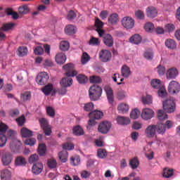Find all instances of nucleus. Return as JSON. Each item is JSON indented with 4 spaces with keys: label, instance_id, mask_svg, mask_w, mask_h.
I'll return each mask as SVG.
<instances>
[{
    "label": "nucleus",
    "instance_id": "f257e3e1",
    "mask_svg": "<svg viewBox=\"0 0 180 180\" xmlns=\"http://www.w3.org/2000/svg\"><path fill=\"white\" fill-rule=\"evenodd\" d=\"M89 96L93 101H99L102 96V87L98 84H94L89 88Z\"/></svg>",
    "mask_w": 180,
    "mask_h": 180
},
{
    "label": "nucleus",
    "instance_id": "f03ea898",
    "mask_svg": "<svg viewBox=\"0 0 180 180\" xmlns=\"http://www.w3.org/2000/svg\"><path fill=\"white\" fill-rule=\"evenodd\" d=\"M39 122L40 127L45 134V136H51V126H50L49 120H47L46 118H41L39 119Z\"/></svg>",
    "mask_w": 180,
    "mask_h": 180
},
{
    "label": "nucleus",
    "instance_id": "7ed1b4c3",
    "mask_svg": "<svg viewBox=\"0 0 180 180\" xmlns=\"http://www.w3.org/2000/svg\"><path fill=\"white\" fill-rule=\"evenodd\" d=\"M176 104L175 101L171 98H168L163 101V109L167 113H172L175 112Z\"/></svg>",
    "mask_w": 180,
    "mask_h": 180
},
{
    "label": "nucleus",
    "instance_id": "20e7f679",
    "mask_svg": "<svg viewBox=\"0 0 180 180\" xmlns=\"http://www.w3.org/2000/svg\"><path fill=\"white\" fill-rule=\"evenodd\" d=\"M13 161V155L9 151H4L1 153V162L5 167H8Z\"/></svg>",
    "mask_w": 180,
    "mask_h": 180
},
{
    "label": "nucleus",
    "instance_id": "39448f33",
    "mask_svg": "<svg viewBox=\"0 0 180 180\" xmlns=\"http://www.w3.org/2000/svg\"><path fill=\"white\" fill-rule=\"evenodd\" d=\"M6 130H8V126L1 122L0 124V147H5V145L6 144L8 140L5 135Z\"/></svg>",
    "mask_w": 180,
    "mask_h": 180
},
{
    "label": "nucleus",
    "instance_id": "423d86ee",
    "mask_svg": "<svg viewBox=\"0 0 180 180\" xmlns=\"http://www.w3.org/2000/svg\"><path fill=\"white\" fill-rule=\"evenodd\" d=\"M63 69L65 71V75L66 77H75L78 72L75 70V66L72 63H68L63 66Z\"/></svg>",
    "mask_w": 180,
    "mask_h": 180
},
{
    "label": "nucleus",
    "instance_id": "0eeeda50",
    "mask_svg": "<svg viewBox=\"0 0 180 180\" xmlns=\"http://www.w3.org/2000/svg\"><path fill=\"white\" fill-rule=\"evenodd\" d=\"M50 77L46 72H41L39 73L36 78V82L38 85H46L47 84Z\"/></svg>",
    "mask_w": 180,
    "mask_h": 180
},
{
    "label": "nucleus",
    "instance_id": "6e6552de",
    "mask_svg": "<svg viewBox=\"0 0 180 180\" xmlns=\"http://www.w3.org/2000/svg\"><path fill=\"white\" fill-rule=\"evenodd\" d=\"M110 129H112V123L108 121H103L99 124L98 130L102 134H107Z\"/></svg>",
    "mask_w": 180,
    "mask_h": 180
},
{
    "label": "nucleus",
    "instance_id": "1a4fd4ad",
    "mask_svg": "<svg viewBox=\"0 0 180 180\" xmlns=\"http://www.w3.org/2000/svg\"><path fill=\"white\" fill-rule=\"evenodd\" d=\"M180 91V84L178 82L172 80L169 82L168 86V92L174 95V94H178Z\"/></svg>",
    "mask_w": 180,
    "mask_h": 180
},
{
    "label": "nucleus",
    "instance_id": "9d476101",
    "mask_svg": "<svg viewBox=\"0 0 180 180\" xmlns=\"http://www.w3.org/2000/svg\"><path fill=\"white\" fill-rule=\"evenodd\" d=\"M121 22L125 29H133L134 27V20L131 17H124Z\"/></svg>",
    "mask_w": 180,
    "mask_h": 180
},
{
    "label": "nucleus",
    "instance_id": "9b49d317",
    "mask_svg": "<svg viewBox=\"0 0 180 180\" xmlns=\"http://www.w3.org/2000/svg\"><path fill=\"white\" fill-rule=\"evenodd\" d=\"M6 139H10V140H11V142L10 143V147L13 148V146H15L13 145V143H20V141L16 139V131L14 130L10 129L6 131Z\"/></svg>",
    "mask_w": 180,
    "mask_h": 180
},
{
    "label": "nucleus",
    "instance_id": "f8f14e48",
    "mask_svg": "<svg viewBox=\"0 0 180 180\" xmlns=\"http://www.w3.org/2000/svg\"><path fill=\"white\" fill-rule=\"evenodd\" d=\"M99 58L103 63H108L112 58V53L106 49H103L99 53Z\"/></svg>",
    "mask_w": 180,
    "mask_h": 180
},
{
    "label": "nucleus",
    "instance_id": "ddd939ff",
    "mask_svg": "<svg viewBox=\"0 0 180 180\" xmlns=\"http://www.w3.org/2000/svg\"><path fill=\"white\" fill-rule=\"evenodd\" d=\"M141 116L143 120H150L154 117V111L150 108H144Z\"/></svg>",
    "mask_w": 180,
    "mask_h": 180
},
{
    "label": "nucleus",
    "instance_id": "4468645a",
    "mask_svg": "<svg viewBox=\"0 0 180 180\" xmlns=\"http://www.w3.org/2000/svg\"><path fill=\"white\" fill-rule=\"evenodd\" d=\"M179 72L176 68H170L166 72L167 79H175L178 77Z\"/></svg>",
    "mask_w": 180,
    "mask_h": 180
},
{
    "label": "nucleus",
    "instance_id": "2eb2a0df",
    "mask_svg": "<svg viewBox=\"0 0 180 180\" xmlns=\"http://www.w3.org/2000/svg\"><path fill=\"white\" fill-rule=\"evenodd\" d=\"M155 133H157L155 124L148 125L145 130V134L148 139H153L155 136Z\"/></svg>",
    "mask_w": 180,
    "mask_h": 180
},
{
    "label": "nucleus",
    "instance_id": "dca6fc26",
    "mask_svg": "<svg viewBox=\"0 0 180 180\" xmlns=\"http://www.w3.org/2000/svg\"><path fill=\"white\" fill-rule=\"evenodd\" d=\"M43 168L44 166L41 162L34 163L32 167V173L34 174V175H39V174H41Z\"/></svg>",
    "mask_w": 180,
    "mask_h": 180
},
{
    "label": "nucleus",
    "instance_id": "f3484780",
    "mask_svg": "<svg viewBox=\"0 0 180 180\" xmlns=\"http://www.w3.org/2000/svg\"><path fill=\"white\" fill-rule=\"evenodd\" d=\"M103 42L107 47H113V37L110 34H105L103 38Z\"/></svg>",
    "mask_w": 180,
    "mask_h": 180
},
{
    "label": "nucleus",
    "instance_id": "a211bd4d",
    "mask_svg": "<svg viewBox=\"0 0 180 180\" xmlns=\"http://www.w3.org/2000/svg\"><path fill=\"white\" fill-rule=\"evenodd\" d=\"M158 15V11H157V8L154 6H148L146 8V16L148 18H156Z\"/></svg>",
    "mask_w": 180,
    "mask_h": 180
},
{
    "label": "nucleus",
    "instance_id": "6ab92c4d",
    "mask_svg": "<svg viewBox=\"0 0 180 180\" xmlns=\"http://www.w3.org/2000/svg\"><path fill=\"white\" fill-rule=\"evenodd\" d=\"M0 178L1 180H11L12 172L8 169H4L0 172Z\"/></svg>",
    "mask_w": 180,
    "mask_h": 180
},
{
    "label": "nucleus",
    "instance_id": "aec40b11",
    "mask_svg": "<svg viewBox=\"0 0 180 180\" xmlns=\"http://www.w3.org/2000/svg\"><path fill=\"white\" fill-rule=\"evenodd\" d=\"M55 60L57 63V64H59L60 65L64 64L67 60V57L65 56V53H59L56 54L55 57Z\"/></svg>",
    "mask_w": 180,
    "mask_h": 180
},
{
    "label": "nucleus",
    "instance_id": "412c9836",
    "mask_svg": "<svg viewBox=\"0 0 180 180\" xmlns=\"http://www.w3.org/2000/svg\"><path fill=\"white\" fill-rule=\"evenodd\" d=\"M70 77H71L68 76L67 77H63L60 82L61 86H63L64 88H68V86H70L73 82L72 79Z\"/></svg>",
    "mask_w": 180,
    "mask_h": 180
},
{
    "label": "nucleus",
    "instance_id": "4be33fe9",
    "mask_svg": "<svg viewBox=\"0 0 180 180\" xmlns=\"http://www.w3.org/2000/svg\"><path fill=\"white\" fill-rule=\"evenodd\" d=\"M105 94L107 95V98L108 99L109 103H113V90L110 86H105L104 89Z\"/></svg>",
    "mask_w": 180,
    "mask_h": 180
},
{
    "label": "nucleus",
    "instance_id": "5701e85b",
    "mask_svg": "<svg viewBox=\"0 0 180 180\" xmlns=\"http://www.w3.org/2000/svg\"><path fill=\"white\" fill-rule=\"evenodd\" d=\"M65 32L68 36L75 34L77 33V27L72 25H68L65 28Z\"/></svg>",
    "mask_w": 180,
    "mask_h": 180
},
{
    "label": "nucleus",
    "instance_id": "b1692460",
    "mask_svg": "<svg viewBox=\"0 0 180 180\" xmlns=\"http://www.w3.org/2000/svg\"><path fill=\"white\" fill-rule=\"evenodd\" d=\"M165 44L169 50H175L176 49V42L172 39H166Z\"/></svg>",
    "mask_w": 180,
    "mask_h": 180
},
{
    "label": "nucleus",
    "instance_id": "393cba45",
    "mask_svg": "<svg viewBox=\"0 0 180 180\" xmlns=\"http://www.w3.org/2000/svg\"><path fill=\"white\" fill-rule=\"evenodd\" d=\"M15 164L17 167H25L27 162L23 156H18L15 160Z\"/></svg>",
    "mask_w": 180,
    "mask_h": 180
},
{
    "label": "nucleus",
    "instance_id": "a878e982",
    "mask_svg": "<svg viewBox=\"0 0 180 180\" xmlns=\"http://www.w3.org/2000/svg\"><path fill=\"white\" fill-rule=\"evenodd\" d=\"M155 129L158 134H165V132L167 131L164 123H158L157 124H155Z\"/></svg>",
    "mask_w": 180,
    "mask_h": 180
},
{
    "label": "nucleus",
    "instance_id": "bb28decb",
    "mask_svg": "<svg viewBox=\"0 0 180 180\" xmlns=\"http://www.w3.org/2000/svg\"><path fill=\"white\" fill-rule=\"evenodd\" d=\"M89 117H91L93 119L99 120V119H101L102 116H103V112L99 110H94V111L90 112L89 113Z\"/></svg>",
    "mask_w": 180,
    "mask_h": 180
},
{
    "label": "nucleus",
    "instance_id": "cd10ccee",
    "mask_svg": "<svg viewBox=\"0 0 180 180\" xmlns=\"http://www.w3.org/2000/svg\"><path fill=\"white\" fill-rule=\"evenodd\" d=\"M119 22V15L117 13H112L108 17V23L115 25Z\"/></svg>",
    "mask_w": 180,
    "mask_h": 180
},
{
    "label": "nucleus",
    "instance_id": "c85d7f7f",
    "mask_svg": "<svg viewBox=\"0 0 180 180\" xmlns=\"http://www.w3.org/2000/svg\"><path fill=\"white\" fill-rule=\"evenodd\" d=\"M53 86L51 83L48 84L47 85L44 86L41 91L46 95V96H49L50 94H51V91H53Z\"/></svg>",
    "mask_w": 180,
    "mask_h": 180
},
{
    "label": "nucleus",
    "instance_id": "c756f323",
    "mask_svg": "<svg viewBox=\"0 0 180 180\" xmlns=\"http://www.w3.org/2000/svg\"><path fill=\"white\" fill-rule=\"evenodd\" d=\"M121 72L124 78H129V77H130V75L131 74V71H130V68H129L127 65L122 66L121 69Z\"/></svg>",
    "mask_w": 180,
    "mask_h": 180
},
{
    "label": "nucleus",
    "instance_id": "7c9ffc66",
    "mask_svg": "<svg viewBox=\"0 0 180 180\" xmlns=\"http://www.w3.org/2000/svg\"><path fill=\"white\" fill-rule=\"evenodd\" d=\"M58 158L61 162H67L68 160V152L67 150H62L58 153Z\"/></svg>",
    "mask_w": 180,
    "mask_h": 180
},
{
    "label": "nucleus",
    "instance_id": "2f4dec72",
    "mask_svg": "<svg viewBox=\"0 0 180 180\" xmlns=\"http://www.w3.org/2000/svg\"><path fill=\"white\" fill-rule=\"evenodd\" d=\"M15 25H16V24H15L13 22L4 23L1 27L0 30L1 32H8L9 30H12V29H13V26H15Z\"/></svg>",
    "mask_w": 180,
    "mask_h": 180
},
{
    "label": "nucleus",
    "instance_id": "473e14b6",
    "mask_svg": "<svg viewBox=\"0 0 180 180\" xmlns=\"http://www.w3.org/2000/svg\"><path fill=\"white\" fill-rule=\"evenodd\" d=\"M20 134L22 137L26 138V137H32L33 136V131L30 129H28L26 127H23L20 130Z\"/></svg>",
    "mask_w": 180,
    "mask_h": 180
},
{
    "label": "nucleus",
    "instance_id": "72a5a7b5",
    "mask_svg": "<svg viewBox=\"0 0 180 180\" xmlns=\"http://www.w3.org/2000/svg\"><path fill=\"white\" fill-rule=\"evenodd\" d=\"M117 122L118 124L123 126L130 124V118L126 117H117Z\"/></svg>",
    "mask_w": 180,
    "mask_h": 180
},
{
    "label": "nucleus",
    "instance_id": "f704fd0d",
    "mask_svg": "<svg viewBox=\"0 0 180 180\" xmlns=\"http://www.w3.org/2000/svg\"><path fill=\"white\" fill-rule=\"evenodd\" d=\"M129 41L133 44H140L141 43V37L139 34H136L130 37Z\"/></svg>",
    "mask_w": 180,
    "mask_h": 180
},
{
    "label": "nucleus",
    "instance_id": "c9c22d12",
    "mask_svg": "<svg viewBox=\"0 0 180 180\" xmlns=\"http://www.w3.org/2000/svg\"><path fill=\"white\" fill-rule=\"evenodd\" d=\"M46 151H47L46 144L40 143L38 147V153L40 155V157L46 156Z\"/></svg>",
    "mask_w": 180,
    "mask_h": 180
},
{
    "label": "nucleus",
    "instance_id": "e433bc0d",
    "mask_svg": "<svg viewBox=\"0 0 180 180\" xmlns=\"http://www.w3.org/2000/svg\"><path fill=\"white\" fill-rule=\"evenodd\" d=\"M129 105L126 104V103H121L120 105H118L117 106V110L119 112H121V113H127V112H129Z\"/></svg>",
    "mask_w": 180,
    "mask_h": 180
},
{
    "label": "nucleus",
    "instance_id": "4c0bfd02",
    "mask_svg": "<svg viewBox=\"0 0 180 180\" xmlns=\"http://www.w3.org/2000/svg\"><path fill=\"white\" fill-rule=\"evenodd\" d=\"M18 12L20 15H27L30 12V8L27 5L21 6L18 8Z\"/></svg>",
    "mask_w": 180,
    "mask_h": 180
},
{
    "label": "nucleus",
    "instance_id": "58836bf2",
    "mask_svg": "<svg viewBox=\"0 0 180 180\" xmlns=\"http://www.w3.org/2000/svg\"><path fill=\"white\" fill-rule=\"evenodd\" d=\"M59 47L61 51H68L70 49V43L67 41H62L60 43Z\"/></svg>",
    "mask_w": 180,
    "mask_h": 180
},
{
    "label": "nucleus",
    "instance_id": "ea45409f",
    "mask_svg": "<svg viewBox=\"0 0 180 180\" xmlns=\"http://www.w3.org/2000/svg\"><path fill=\"white\" fill-rule=\"evenodd\" d=\"M151 86L155 89H160L161 87H162V84H161V80H160L158 79H152Z\"/></svg>",
    "mask_w": 180,
    "mask_h": 180
},
{
    "label": "nucleus",
    "instance_id": "a19ab883",
    "mask_svg": "<svg viewBox=\"0 0 180 180\" xmlns=\"http://www.w3.org/2000/svg\"><path fill=\"white\" fill-rule=\"evenodd\" d=\"M84 129L79 125L73 128V134H75V136H84Z\"/></svg>",
    "mask_w": 180,
    "mask_h": 180
},
{
    "label": "nucleus",
    "instance_id": "79ce46f5",
    "mask_svg": "<svg viewBox=\"0 0 180 180\" xmlns=\"http://www.w3.org/2000/svg\"><path fill=\"white\" fill-rule=\"evenodd\" d=\"M79 162H81V159L79 155H75L70 158V164L74 167L79 165Z\"/></svg>",
    "mask_w": 180,
    "mask_h": 180
},
{
    "label": "nucleus",
    "instance_id": "37998d69",
    "mask_svg": "<svg viewBox=\"0 0 180 180\" xmlns=\"http://www.w3.org/2000/svg\"><path fill=\"white\" fill-rule=\"evenodd\" d=\"M27 48L26 46H20L18 49L19 57H25L27 54Z\"/></svg>",
    "mask_w": 180,
    "mask_h": 180
},
{
    "label": "nucleus",
    "instance_id": "c03bdc74",
    "mask_svg": "<svg viewBox=\"0 0 180 180\" xmlns=\"http://www.w3.org/2000/svg\"><path fill=\"white\" fill-rule=\"evenodd\" d=\"M32 98V93L30 91H25L21 94V99L23 102H27Z\"/></svg>",
    "mask_w": 180,
    "mask_h": 180
},
{
    "label": "nucleus",
    "instance_id": "a18cd8bd",
    "mask_svg": "<svg viewBox=\"0 0 180 180\" xmlns=\"http://www.w3.org/2000/svg\"><path fill=\"white\" fill-rule=\"evenodd\" d=\"M77 80L78 81L79 84H86L88 82V77L84 75H78L77 77Z\"/></svg>",
    "mask_w": 180,
    "mask_h": 180
},
{
    "label": "nucleus",
    "instance_id": "49530a36",
    "mask_svg": "<svg viewBox=\"0 0 180 180\" xmlns=\"http://www.w3.org/2000/svg\"><path fill=\"white\" fill-rule=\"evenodd\" d=\"M139 159L137 158H134L129 161V165L132 168V169H136V168L139 167Z\"/></svg>",
    "mask_w": 180,
    "mask_h": 180
},
{
    "label": "nucleus",
    "instance_id": "de8ad7c7",
    "mask_svg": "<svg viewBox=\"0 0 180 180\" xmlns=\"http://www.w3.org/2000/svg\"><path fill=\"white\" fill-rule=\"evenodd\" d=\"M47 165L49 168H57V160H56L54 158L49 159L47 161Z\"/></svg>",
    "mask_w": 180,
    "mask_h": 180
},
{
    "label": "nucleus",
    "instance_id": "09e8293b",
    "mask_svg": "<svg viewBox=\"0 0 180 180\" xmlns=\"http://www.w3.org/2000/svg\"><path fill=\"white\" fill-rule=\"evenodd\" d=\"M174 175V169H165L163 170V176L165 178H171Z\"/></svg>",
    "mask_w": 180,
    "mask_h": 180
},
{
    "label": "nucleus",
    "instance_id": "8fccbe9b",
    "mask_svg": "<svg viewBox=\"0 0 180 180\" xmlns=\"http://www.w3.org/2000/svg\"><path fill=\"white\" fill-rule=\"evenodd\" d=\"M158 119L160 120H165L168 119V115L165 114L163 110H159L158 111Z\"/></svg>",
    "mask_w": 180,
    "mask_h": 180
},
{
    "label": "nucleus",
    "instance_id": "3c124183",
    "mask_svg": "<svg viewBox=\"0 0 180 180\" xmlns=\"http://www.w3.org/2000/svg\"><path fill=\"white\" fill-rule=\"evenodd\" d=\"M142 102L143 105H151L153 103V97L150 95L142 97Z\"/></svg>",
    "mask_w": 180,
    "mask_h": 180
},
{
    "label": "nucleus",
    "instance_id": "603ef678",
    "mask_svg": "<svg viewBox=\"0 0 180 180\" xmlns=\"http://www.w3.org/2000/svg\"><path fill=\"white\" fill-rule=\"evenodd\" d=\"M40 160V158H39V155L37 154H33L30 156L28 158V162L29 164H34V162H37Z\"/></svg>",
    "mask_w": 180,
    "mask_h": 180
},
{
    "label": "nucleus",
    "instance_id": "864d4df0",
    "mask_svg": "<svg viewBox=\"0 0 180 180\" xmlns=\"http://www.w3.org/2000/svg\"><path fill=\"white\" fill-rule=\"evenodd\" d=\"M141 113V112H140V110H139L138 109H134L131 112L130 117L131 119H134V120L139 119Z\"/></svg>",
    "mask_w": 180,
    "mask_h": 180
},
{
    "label": "nucleus",
    "instance_id": "5fc2aeb1",
    "mask_svg": "<svg viewBox=\"0 0 180 180\" xmlns=\"http://www.w3.org/2000/svg\"><path fill=\"white\" fill-rule=\"evenodd\" d=\"M97 155L98 158H105L108 155V152L105 149L100 148L97 150Z\"/></svg>",
    "mask_w": 180,
    "mask_h": 180
},
{
    "label": "nucleus",
    "instance_id": "6e6d98bb",
    "mask_svg": "<svg viewBox=\"0 0 180 180\" xmlns=\"http://www.w3.org/2000/svg\"><path fill=\"white\" fill-rule=\"evenodd\" d=\"M90 82L91 84H100V82H102V79L99 76H91Z\"/></svg>",
    "mask_w": 180,
    "mask_h": 180
},
{
    "label": "nucleus",
    "instance_id": "4d7b16f0",
    "mask_svg": "<svg viewBox=\"0 0 180 180\" xmlns=\"http://www.w3.org/2000/svg\"><path fill=\"white\" fill-rule=\"evenodd\" d=\"M94 105L92 102L85 103L84 110H85V112H92V110H94Z\"/></svg>",
    "mask_w": 180,
    "mask_h": 180
},
{
    "label": "nucleus",
    "instance_id": "13d9d810",
    "mask_svg": "<svg viewBox=\"0 0 180 180\" xmlns=\"http://www.w3.org/2000/svg\"><path fill=\"white\" fill-rule=\"evenodd\" d=\"M100 43L101 41H99V38L94 37H92L89 41V44L91 46H99Z\"/></svg>",
    "mask_w": 180,
    "mask_h": 180
},
{
    "label": "nucleus",
    "instance_id": "bf43d9fd",
    "mask_svg": "<svg viewBox=\"0 0 180 180\" xmlns=\"http://www.w3.org/2000/svg\"><path fill=\"white\" fill-rule=\"evenodd\" d=\"M156 70H157L158 75H160V77H162V75H165V66L159 65L156 68Z\"/></svg>",
    "mask_w": 180,
    "mask_h": 180
},
{
    "label": "nucleus",
    "instance_id": "052dcab7",
    "mask_svg": "<svg viewBox=\"0 0 180 180\" xmlns=\"http://www.w3.org/2000/svg\"><path fill=\"white\" fill-rule=\"evenodd\" d=\"M90 60L89 55H88L86 52H84L82 56L81 63L84 65L86 64Z\"/></svg>",
    "mask_w": 180,
    "mask_h": 180
},
{
    "label": "nucleus",
    "instance_id": "680f3d73",
    "mask_svg": "<svg viewBox=\"0 0 180 180\" xmlns=\"http://www.w3.org/2000/svg\"><path fill=\"white\" fill-rule=\"evenodd\" d=\"M144 29L146 32L151 33L154 30V24L153 22H147L145 24Z\"/></svg>",
    "mask_w": 180,
    "mask_h": 180
},
{
    "label": "nucleus",
    "instance_id": "e2e57ef3",
    "mask_svg": "<svg viewBox=\"0 0 180 180\" xmlns=\"http://www.w3.org/2000/svg\"><path fill=\"white\" fill-rule=\"evenodd\" d=\"M158 89V96H160V98H165V96H167V90L165 89V87L162 86V87Z\"/></svg>",
    "mask_w": 180,
    "mask_h": 180
},
{
    "label": "nucleus",
    "instance_id": "0e129e2a",
    "mask_svg": "<svg viewBox=\"0 0 180 180\" xmlns=\"http://www.w3.org/2000/svg\"><path fill=\"white\" fill-rule=\"evenodd\" d=\"M46 113L50 117H54V116H56V110L50 106L46 108Z\"/></svg>",
    "mask_w": 180,
    "mask_h": 180
},
{
    "label": "nucleus",
    "instance_id": "69168bd1",
    "mask_svg": "<svg viewBox=\"0 0 180 180\" xmlns=\"http://www.w3.org/2000/svg\"><path fill=\"white\" fill-rule=\"evenodd\" d=\"M144 57L146 60H151L152 58H154V53L153 51H146L144 53Z\"/></svg>",
    "mask_w": 180,
    "mask_h": 180
},
{
    "label": "nucleus",
    "instance_id": "338daca9",
    "mask_svg": "<svg viewBox=\"0 0 180 180\" xmlns=\"http://www.w3.org/2000/svg\"><path fill=\"white\" fill-rule=\"evenodd\" d=\"M34 53L36 56H41L44 53V49H43V47L38 46L34 49Z\"/></svg>",
    "mask_w": 180,
    "mask_h": 180
},
{
    "label": "nucleus",
    "instance_id": "774afa93",
    "mask_svg": "<svg viewBox=\"0 0 180 180\" xmlns=\"http://www.w3.org/2000/svg\"><path fill=\"white\" fill-rule=\"evenodd\" d=\"M63 148L65 151H67V150H74V144H72V143H65L63 145Z\"/></svg>",
    "mask_w": 180,
    "mask_h": 180
}]
</instances>
